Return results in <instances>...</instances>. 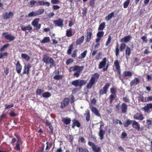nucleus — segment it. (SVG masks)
Listing matches in <instances>:
<instances>
[{"mask_svg":"<svg viewBox=\"0 0 152 152\" xmlns=\"http://www.w3.org/2000/svg\"><path fill=\"white\" fill-rule=\"evenodd\" d=\"M99 77V75L98 73L94 74L91 77L87 85L88 88H91L93 86L97 81Z\"/></svg>","mask_w":152,"mask_h":152,"instance_id":"nucleus-1","label":"nucleus"},{"mask_svg":"<svg viewBox=\"0 0 152 152\" xmlns=\"http://www.w3.org/2000/svg\"><path fill=\"white\" fill-rule=\"evenodd\" d=\"M83 68V66H74L71 67L69 69L70 72L73 71H76L74 74V75L77 77H79L80 72L82 71Z\"/></svg>","mask_w":152,"mask_h":152,"instance_id":"nucleus-2","label":"nucleus"},{"mask_svg":"<svg viewBox=\"0 0 152 152\" xmlns=\"http://www.w3.org/2000/svg\"><path fill=\"white\" fill-rule=\"evenodd\" d=\"M43 61L46 64H50V67L51 68L55 66V64L54 61L51 58L47 55H44L43 57Z\"/></svg>","mask_w":152,"mask_h":152,"instance_id":"nucleus-3","label":"nucleus"},{"mask_svg":"<svg viewBox=\"0 0 152 152\" xmlns=\"http://www.w3.org/2000/svg\"><path fill=\"white\" fill-rule=\"evenodd\" d=\"M86 83V81L82 80H77L72 82V84L75 86L81 87L83 85H85Z\"/></svg>","mask_w":152,"mask_h":152,"instance_id":"nucleus-4","label":"nucleus"},{"mask_svg":"<svg viewBox=\"0 0 152 152\" xmlns=\"http://www.w3.org/2000/svg\"><path fill=\"white\" fill-rule=\"evenodd\" d=\"M107 62V59L106 58H104L102 61L100 62L99 65V69H101L103 68V71H106L108 68V66L107 65L106 66V68L104 67L106 65Z\"/></svg>","mask_w":152,"mask_h":152,"instance_id":"nucleus-5","label":"nucleus"},{"mask_svg":"<svg viewBox=\"0 0 152 152\" xmlns=\"http://www.w3.org/2000/svg\"><path fill=\"white\" fill-rule=\"evenodd\" d=\"M39 20V18H36L34 19L31 23V25L35 27L37 30L41 28V24L38 23Z\"/></svg>","mask_w":152,"mask_h":152,"instance_id":"nucleus-6","label":"nucleus"},{"mask_svg":"<svg viewBox=\"0 0 152 152\" xmlns=\"http://www.w3.org/2000/svg\"><path fill=\"white\" fill-rule=\"evenodd\" d=\"M22 143L21 140L18 139L16 144L15 146L14 147V149L18 151H21Z\"/></svg>","mask_w":152,"mask_h":152,"instance_id":"nucleus-7","label":"nucleus"},{"mask_svg":"<svg viewBox=\"0 0 152 152\" xmlns=\"http://www.w3.org/2000/svg\"><path fill=\"white\" fill-rule=\"evenodd\" d=\"M2 36L6 39H8L10 41H12L15 39V37L14 36L11 34H8L7 32L3 33L2 34Z\"/></svg>","mask_w":152,"mask_h":152,"instance_id":"nucleus-8","label":"nucleus"},{"mask_svg":"<svg viewBox=\"0 0 152 152\" xmlns=\"http://www.w3.org/2000/svg\"><path fill=\"white\" fill-rule=\"evenodd\" d=\"M110 85V83H107L103 88L101 90L99 91V94L100 95H102L106 93L108 88Z\"/></svg>","mask_w":152,"mask_h":152,"instance_id":"nucleus-9","label":"nucleus"},{"mask_svg":"<svg viewBox=\"0 0 152 152\" xmlns=\"http://www.w3.org/2000/svg\"><path fill=\"white\" fill-rule=\"evenodd\" d=\"M69 99L68 98H65L62 101L61 103V107L63 108L67 106L69 104Z\"/></svg>","mask_w":152,"mask_h":152,"instance_id":"nucleus-10","label":"nucleus"},{"mask_svg":"<svg viewBox=\"0 0 152 152\" xmlns=\"http://www.w3.org/2000/svg\"><path fill=\"white\" fill-rule=\"evenodd\" d=\"M152 109V103H148L142 109L145 112H148L150 109Z\"/></svg>","mask_w":152,"mask_h":152,"instance_id":"nucleus-11","label":"nucleus"},{"mask_svg":"<svg viewBox=\"0 0 152 152\" xmlns=\"http://www.w3.org/2000/svg\"><path fill=\"white\" fill-rule=\"evenodd\" d=\"M132 125L133 127L136 129L137 131H141L142 130V129L140 128V124L137 122L133 121Z\"/></svg>","mask_w":152,"mask_h":152,"instance_id":"nucleus-12","label":"nucleus"},{"mask_svg":"<svg viewBox=\"0 0 152 152\" xmlns=\"http://www.w3.org/2000/svg\"><path fill=\"white\" fill-rule=\"evenodd\" d=\"M21 29L23 31H31L32 29V28L31 26L29 25L27 26H25L21 25L20 26Z\"/></svg>","mask_w":152,"mask_h":152,"instance_id":"nucleus-13","label":"nucleus"},{"mask_svg":"<svg viewBox=\"0 0 152 152\" xmlns=\"http://www.w3.org/2000/svg\"><path fill=\"white\" fill-rule=\"evenodd\" d=\"M13 15V13L12 12H10L8 13L6 12L3 15V18L5 19H7L12 17Z\"/></svg>","mask_w":152,"mask_h":152,"instance_id":"nucleus-14","label":"nucleus"},{"mask_svg":"<svg viewBox=\"0 0 152 152\" xmlns=\"http://www.w3.org/2000/svg\"><path fill=\"white\" fill-rule=\"evenodd\" d=\"M22 69V66L20 64V62L18 61L16 65V70L18 74H20L21 72Z\"/></svg>","mask_w":152,"mask_h":152,"instance_id":"nucleus-15","label":"nucleus"},{"mask_svg":"<svg viewBox=\"0 0 152 152\" xmlns=\"http://www.w3.org/2000/svg\"><path fill=\"white\" fill-rule=\"evenodd\" d=\"M63 20L61 19H59L57 20H54L53 21L55 24L59 26H63Z\"/></svg>","mask_w":152,"mask_h":152,"instance_id":"nucleus-16","label":"nucleus"},{"mask_svg":"<svg viewBox=\"0 0 152 152\" xmlns=\"http://www.w3.org/2000/svg\"><path fill=\"white\" fill-rule=\"evenodd\" d=\"M31 66L30 64H28L27 65H25L23 69V74H28L29 69L31 67Z\"/></svg>","mask_w":152,"mask_h":152,"instance_id":"nucleus-17","label":"nucleus"},{"mask_svg":"<svg viewBox=\"0 0 152 152\" xmlns=\"http://www.w3.org/2000/svg\"><path fill=\"white\" fill-rule=\"evenodd\" d=\"M134 118L135 119L140 120H142L144 119L143 115L138 113L134 114Z\"/></svg>","mask_w":152,"mask_h":152,"instance_id":"nucleus-18","label":"nucleus"},{"mask_svg":"<svg viewBox=\"0 0 152 152\" xmlns=\"http://www.w3.org/2000/svg\"><path fill=\"white\" fill-rule=\"evenodd\" d=\"M121 108L122 113H125L127 108V106L125 103H123L121 104Z\"/></svg>","mask_w":152,"mask_h":152,"instance_id":"nucleus-19","label":"nucleus"},{"mask_svg":"<svg viewBox=\"0 0 152 152\" xmlns=\"http://www.w3.org/2000/svg\"><path fill=\"white\" fill-rule=\"evenodd\" d=\"M114 13L112 12L108 14L105 18V19L107 21H108L111 19L114 16Z\"/></svg>","mask_w":152,"mask_h":152,"instance_id":"nucleus-20","label":"nucleus"},{"mask_svg":"<svg viewBox=\"0 0 152 152\" xmlns=\"http://www.w3.org/2000/svg\"><path fill=\"white\" fill-rule=\"evenodd\" d=\"M62 121L64 124L67 125L70 123L71 120L69 118H64L62 119Z\"/></svg>","mask_w":152,"mask_h":152,"instance_id":"nucleus-21","label":"nucleus"},{"mask_svg":"<svg viewBox=\"0 0 152 152\" xmlns=\"http://www.w3.org/2000/svg\"><path fill=\"white\" fill-rule=\"evenodd\" d=\"M131 38V37L130 36H126L121 39V42H127L129 41Z\"/></svg>","mask_w":152,"mask_h":152,"instance_id":"nucleus-22","label":"nucleus"},{"mask_svg":"<svg viewBox=\"0 0 152 152\" xmlns=\"http://www.w3.org/2000/svg\"><path fill=\"white\" fill-rule=\"evenodd\" d=\"M73 125L72 126V128H74L75 126H77L79 127L80 126V124L77 120L75 119L72 120Z\"/></svg>","mask_w":152,"mask_h":152,"instance_id":"nucleus-23","label":"nucleus"},{"mask_svg":"<svg viewBox=\"0 0 152 152\" xmlns=\"http://www.w3.org/2000/svg\"><path fill=\"white\" fill-rule=\"evenodd\" d=\"M21 58L25 59L26 61H29L30 59V57L27 54L25 53H22L21 54Z\"/></svg>","mask_w":152,"mask_h":152,"instance_id":"nucleus-24","label":"nucleus"},{"mask_svg":"<svg viewBox=\"0 0 152 152\" xmlns=\"http://www.w3.org/2000/svg\"><path fill=\"white\" fill-rule=\"evenodd\" d=\"M139 80L137 78H136L134 80H132L130 83V85L131 86L133 85H136L139 83Z\"/></svg>","mask_w":152,"mask_h":152,"instance_id":"nucleus-25","label":"nucleus"},{"mask_svg":"<svg viewBox=\"0 0 152 152\" xmlns=\"http://www.w3.org/2000/svg\"><path fill=\"white\" fill-rule=\"evenodd\" d=\"M84 115L86 117V120L87 121H88L90 119V112L89 110H86Z\"/></svg>","mask_w":152,"mask_h":152,"instance_id":"nucleus-26","label":"nucleus"},{"mask_svg":"<svg viewBox=\"0 0 152 152\" xmlns=\"http://www.w3.org/2000/svg\"><path fill=\"white\" fill-rule=\"evenodd\" d=\"M91 110L92 112L95 115L98 116H100V114L97 109L95 107H92Z\"/></svg>","mask_w":152,"mask_h":152,"instance_id":"nucleus-27","label":"nucleus"},{"mask_svg":"<svg viewBox=\"0 0 152 152\" xmlns=\"http://www.w3.org/2000/svg\"><path fill=\"white\" fill-rule=\"evenodd\" d=\"M105 134V132L103 131L102 129H99V135L100 137V138L101 140H102L103 138V136Z\"/></svg>","mask_w":152,"mask_h":152,"instance_id":"nucleus-28","label":"nucleus"},{"mask_svg":"<svg viewBox=\"0 0 152 152\" xmlns=\"http://www.w3.org/2000/svg\"><path fill=\"white\" fill-rule=\"evenodd\" d=\"M50 41V37H44L42 40H40V42L42 43H45L49 42Z\"/></svg>","mask_w":152,"mask_h":152,"instance_id":"nucleus-29","label":"nucleus"},{"mask_svg":"<svg viewBox=\"0 0 152 152\" xmlns=\"http://www.w3.org/2000/svg\"><path fill=\"white\" fill-rule=\"evenodd\" d=\"M37 16V13L36 11H32L31 12H30L28 15L27 16V17L31 18L32 17H34Z\"/></svg>","mask_w":152,"mask_h":152,"instance_id":"nucleus-30","label":"nucleus"},{"mask_svg":"<svg viewBox=\"0 0 152 152\" xmlns=\"http://www.w3.org/2000/svg\"><path fill=\"white\" fill-rule=\"evenodd\" d=\"M114 64L116 70L118 72H119L120 71V69L118 61L117 60L115 61L114 62Z\"/></svg>","mask_w":152,"mask_h":152,"instance_id":"nucleus-31","label":"nucleus"},{"mask_svg":"<svg viewBox=\"0 0 152 152\" xmlns=\"http://www.w3.org/2000/svg\"><path fill=\"white\" fill-rule=\"evenodd\" d=\"M84 37L82 36L80 37L76 41V44L77 45L81 44L83 41L84 39Z\"/></svg>","mask_w":152,"mask_h":152,"instance_id":"nucleus-32","label":"nucleus"},{"mask_svg":"<svg viewBox=\"0 0 152 152\" xmlns=\"http://www.w3.org/2000/svg\"><path fill=\"white\" fill-rule=\"evenodd\" d=\"M132 75V73L130 71L124 72L123 74V76L124 77L126 76H130Z\"/></svg>","mask_w":152,"mask_h":152,"instance_id":"nucleus-33","label":"nucleus"},{"mask_svg":"<svg viewBox=\"0 0 152 152\" xmlns=\"http://www.w3.org/2000/svg\"><path fill=\"white\" fill-rule=\"evenodd\" d=\"M72 35V31L71 29L67 30L66 31V36L67 37H71Z\"/></svg>","mask_w":152,"mask_h":152,"instance_id":"nucleus-34","label":"nucleus"},{"mask_svg":"<svg viewBox=\"0 0 152 152\" xmlns=\"http://www.w3.org/2000/svg\"><path fill=\"white\" fill-rule=\"evenodd\" d=\"M92 33L90 32H87L86 34V41L89 42L90 41Z\"/></svg>","mask_w":152,"mask_h":152,"instance_id":"nucleus-35","label":"nucleus"},{"mask_svg":"<svg viewBox=\"0 0 152 152\" xmlns=\"http://www.w3.org/2000/svg\"><path fill=\"white\" fill-rule=\"evenodd\" d=\"M42 96L45 98H48L51 96V94L48 92H45L42 94Z\"/></svg>","mask_w":152,"mask_h":152,"instance_id":"nucleus-36","label":"nucleus"},{"mask_svg":"<svg viewBox=\"0 0 152 152\" xmlns=\"http://www.w3.org/2000/svg\"><path fill=\"white\" fill-rule=\"evenodd\" d=\"M92 148L94 152H99L100 151V148L98 146L95 145Z\"/></svg>","mask_w":152,"mask_h":152,"instance_id":"nucleus-37","label":"nucleus"},{"mask_svg":"<svg viewBox=\"0 0 152 152\" xmlns=\"http://www.w3.org/2000/svg\"><path fill=\"white\" fill-rule=\"evenodd\" d=\"M146 124L147 127L148 128H149V127H151L152 125L151 121L149 119L147 120L146 122Z\"/></svg>","mask_w":152,"mask_h":152,"instance_id":"nucleus-38","label":"nucleus"},{"mask_svg":"<svg viewBox=\"0 0 152 152\" xmlns=\"http://www.w3.org/2000/svg\"><path fill=\"white\" fill-rule=\"evenodd\" d=\"M133 121H130L129 120H127L124 124V126L125 127H127L131 124H132V123H133Z\"/></svg>","mask_w":152,"mask_h":152,"instance_id":"nucleus-39","label":"nucleus"},{"mask_svg":"<svg viewBox=\"0 0 152 152\" xmlns=\"http://www.w3.org/2000/svg\"><path fill=\"white\" fill-rule=\"evenodd\" d=\"M87 53V51L85 50L80 55L79 58L80 59L84 58L86 56Z\"/></svg>","mask_w":152,"mask_h":152,"instance_id":"nucleus-40","label":"nucleus"},{"mask_svg":"<svg viewBox=\"0 0 152 152\" xmlns=\"http://www.w3.org/2000/svg\"><path fill=\"white\" fill-rule=\"evenodd\" d=\"M130 0H126L124 3L123 4V7L124 8H126L128 6L129 4Z\"/></svg>","mask_w":152,"mask_h":152,"instance_id":"nucleus-41","label":"nucleus"},{"mask_svg":"<svg viewBox=\"0 0 152 152\" xmlns=\"http://www.w3.org/2000/svg\"><path fill=\"white\" fill-rule=\"evenodd\" d=\"M44 11V9H39L38 10L36 11L37 15H40L42 14Z\"/></svg>","mask_w":152,"mask_h":152,"instance_id":"nucleus-42","label":"nucleus"},{"mask_svg":"<svg viewBox=\"0 0 152 152\" xmlns=\"http://www.w3.org/2000/svg\"><path fill=\"white\" fill-rule=\"evenodd\" d=\"M131 54L130 48L128 47H127L126 50V55L129 56Z\"/></svg>","mask_w":152,"mask_h":152,"instance_id":"nucleus-43","label":"nucleus"},{"mask_svg":"<svg viewBox=\"0 0 152 152\" xmlns=\"http://www.w3.org/2000/svg\"><path fill=\"white\" fill-rule=\"evenodd\" d=\"M105 26V23L104 22L102 23L99 26L98 29L100 30H103Z\"/></svg>","mask_w":152,"mask_h":152,"instance_id":"nucleus-44","label":"nucleus"},{"mask_svg":"<svg viewBox=\"0 0 152 152\" xmlns=\"http://www.w3.org/2000/svg\"><path fill=\"white\" fill-rule=\"evenodd\" d=\"M14 106L13 104L11 103L10 104H6L5 105V109H7L9 108H10L12 107H13Z\"/></svg>","mask_w":152,"mask_h":152,"instance_id":"nucleus-45","label":"nucleus"},{"mask_svg":"<svg viewBox=\"0 0 152 152\" xmlns=\"http://www.w3.org/2000/svg\"><path fill=\"white\" fill-rule=\"evenodd\" d=\"M77 149H78L79 152H89L87 149L81 148H78Z\"/></svg>","mask_w":152,"mask_h":152,"instance_id":"nucleus-46","label":"nucleus"},{"mask_svg":"<svg viewBox=\"0 0 152 152\" xmlns=\"http://www.w3.org/2000/svg\"><path fill=\"white\" fill-rule=\"evenodd\" d=\"M36 2L37 1H35L32 0L29 3L28 5L29 7H32L34 6L35 4H36Z\"/></svg>","mask_w":152,"mask_h":152,"instance_id":"nucleus-47","label":"nucleus"},{"mask_svg":"<svg viewBox=\"0 0 152 152\" xmlns=\"http://www.w3.org/2000/svg\"><path fill=\"white\" fill-rule=\"evenodd\" d=\"M9 45V44H6L4 45L0 49V51H3L5 50V49L7 48Z\"/></svg>","mask_w":152,"mask_h":152,"instance_id":"nucleus-48","label":"nucleus"},{"mask_svg":"<svg viewBox=\"0 0 152 152\" xmlns=\"http://www.w3.org/2000/svg\"><path fill=\"white\" fill-rule=\"evenodd\" d=\"M104 34V32L103 31H99L97 34V37L101 38L103 37Z\"/></svg>","mask_w":152,"mask_h":152,"instance_id":"nucleus-49","label":"nucleus"},{"mask_svg":"<svg viewBox=\"0 0 152 152\" xmlns=\"http://www.w3.org/2000/svg\"><path fill=\"white\" fill-rule=\"evenodd\" d=\"M43 1L39 0L36 3V5L38 6L39 5H42L43 4Z\"/></svg>","mask_w":152,"mask_h":152,"instance_id":"nucleus-50","label":"nucleus"},{"mask_svg":"<svg viewBox=\"0 0 152 152\" xmlns=\"http://www.w3.org/2000/svg\"><path fill=\"white\" fill-rule=\"evenodd\" d=\"M46 124L47 126L49 127L50 129H52L53 127L51 125L50 122L48 121H47L46 122Z\"/></svg>","mask_w":152,"mask_h":152,"instance_id":"nucleus-51","label":"nucleus"},{"mask_svg":"<svg viewBox=\"0 0 152 152\" xmlns=\"http://www.w3.org/2000/svg\"><path fill=\"white\" fill-rule=\"evenodd\" d=\"M43 91H44L42 90L38 89L36 91V93L37 95H41L42 93L43 92Z\"/></svg>","mask_w":152,"mask_h":152,"instance_id":"nucleus-52","label":"nucleus"},{"mask_svg":"<svg viewBox=\"0 0 152 152\" xmlns=\"http://www.w3.org/2000/svg\"><path fill=\"white\" fill-rule=\"evenodd\" d=\"M69 140L70 142L72 141L73 139V136L70 135H68L66 137Z\"/></svg>","mask_w":152,"mask_h":152,"instance_id":"nucleus-53","label":"nucleus"},{"mask_svg":"<svg viewBox=\"0 0 152 152\" xmlns=\"http://www.w3.org/2000/svg\"><path fill=\"white\" fill-rule=\"evenodd\" d=\"M62 76L61 75H56L53 78L54 79H55L56 80H59L60 79H62Z\"/></svg>","mask_w":152,"mask_h":152,"instance_id":"nucleus-54","label":"nucleus"},{"mask_svg":"<svg viewBox=\"0 0 152 152\" xmlns=\"http://www.w3.org/2000/svg\"><path fill=\"white\" fill-rule=\"evenodd\" d=\"M126 45L124 43L121 44L120 47V50L121 51H122L125 48Z\"/></svg>","mask_w":152,"mask_h":152,"instance_id":"nucleus-55","label":"nucleus"},{"mask_svg":"<svg viewBox=\"0 0 152 152\" xmlns=\"http://www.w3.org/2000/svg\"><path fill=\"white\" fill-rule=\"evenodd\" d=\"M102 55V53L101 52H99L95 56V58L97 60H99L100 58V56Z\"/></svg>","mask_w":152,"mask_h":152,"instance_id":"nucleus-56","label":"nucleus"},{"mask_svg":"<svg viewBox=\"0 0 152 152\" xmlns=\"http://www.w3.org/2000/svg\"><path fill=\"white\" fill-rule=\"evenodd\" d=\"M73 47V45H71L69 47L68 50L67 51V53L68 54H71L72 50Z\"/></svg>","mask_w":152,"mask_h":152,"instance_id":"nucleus-57","label":"nucleus"},{"mask_svg":"<svg viewBox=\"0 0 152 152\" xmlns=\"http://www.w3.org/2000/svg\"><path fill=\"white\" fill-rule=\"evenodd\" d=\"M8 53L7 52H4L3 53H0V58H2L4 57L7 56Z\"/></svg>","mask_w":152,"mask_h":152,"instance_id":"nucleus-58","label":"nucleus"},{"mask_svg":"<svg viewBox=\"0 0 152 152\" xmlns=\"http://www.w3.org/2000/svg\"><path fill=\"white\" fill-rule=\"evenodd\" d=\"M111 37L110 36H109L108 37V39L105 45L106 46H107L110 43L111 41Z\"/></svg>","mask_w":152,"mask_h":152,"instance_id":"nucleus-59","label":"nucleus"},{"mask_svg":"<svg viewBox=\"0 0 152 152\" xmlns=\"http://www.w3.org/2000/svg\"><path fill=\"white\" fill-rule=\"evenodd\" d=\"M89 3L91 7H94V6L95 4L94 0H90Z\"/></svg>","mask_w":152,"mask_h":152,"instance_id":"nucleus-60","label":"nucleus"},{"mask_svg":"<svg viewBox=\"0 0 152 152\" xmlns=\"http://www.w3.org/2000/svg\"><path fill=\"white\" fill-rule=\"evenodd\" d=\"M10 115L11 116L15 117L17 115V114L15 113L13 111H10L9 113Z\"/></svg>","mask_w":152,"mask_h":152,"instance_id":"nucleus-61","label":"nucleus"},{"mask_svg":"<svg viewBox=\"0 0 152 152\" xmlns=\"http://www.w3.org/2000/svg\"><path fill=\"white\" fill-rule=\"evenodd\" d=\"M145 101H146V102L152 101V96L145 98Z\"/></svg>","mask_w":152,"mask_h":152,"instance_id":"nucleus-62","label":"nucleus"},{"mask_svg":"<svg viewBox=\"0 0 152 152\" xmlns=\"http://www.w3.org/2000/svg\"><path fill=\"white\" fill-rule=\"evenodd\" d=\"M115 55L117 56H118L119 53V50L118 46L116 48L115 50Z\"/></svg>","mask_w":152,"mask_h":152,"instance_id":"nucleus-63","label":"nucleus"},{"mask_svg":"<svg viewBox=\"0 0 152 152\" xmlns=\"http://www.w3.org/2000/svg\"><path fill=\"white\" fill-rule=\"evenodd\" d=\"M73 59L71 58L67 60L66 62V64L67 65H68L70 63H72L73 62Z\"/></svg>","mask_w":152,"mask_h":152,"instance_id":"nucleus-64","label":"nucleus"}]
</instances>
